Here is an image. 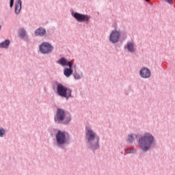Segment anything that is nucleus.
I'll list each match as a JSON object with an SVG mask.
<instances>
[{
    "instance_id": "obj_1",
    "label": "nucleus",
    "mask_w": 175,
    "mask_h": 175,
    "mask_svg": "<svg viewBox=\"0 0 175 175\" xmlns=\"http://www.w3.org/2000/svg\"><path fill=\"white\" fill-rule=\"evenodd\" d=\"M85 130L86 147L95 154L96 151L100 148L99 145L100 137L91 128L85 127Z\"/></svg>"
},
{
    "instance_id": "obj_2",
    "label": "nucleus",
    "mask_w": 175,
    "mask_h": 175,
    "mask_svg": "<svg viewBox=\"0 0 175 175\" xmlns=\"http://www.w3.org/2000/svg\"><path fill=\"white\" fill-rule=\"evenodd\" d=\"M138 146L143 152L154 150L157 148L155 137L150 133H144L138 139Z\"/></svg>"
},
{
    "instance_id": "obj_3",
    "label": "nucleus",
    "mask_w": 175,
    "mask_h": 175,
    "mask_svg": "<svg viewBox=\"0 0 175 175\" xmlns=\"http://www.w3.org/2000/svg\"><path fill=\"white\" fill-rule=\"evenodd\" d=\"M52 88L54 92L61 98H64L67 100L70 98H73L72 89L64 85L58 81H55L52 83Z\"/></svg>"
},
{
    "instance_id": "obj_4",
    "label": "nucleus",
    "mask_w": 175,
    "mask_h": 175,
    "mask_svg": "<svg viewBox=\"0 0 175 175\" xmlns=\"http://www.w3.org/2000/svg\"><path fill=\"white\" fill-rule=\"evenodd\" d=\"M54 121L56 124L60 125H69L72 121V115L67 113L66 111L62 108H57L56 113L54 116Z\"/></svg>"
},
{
    "instance_id": "obj_5",
    "label": "nucleus",
    "mask_w": 175,
    "mask_h": 175,
    "mask_svg": "<svg viewBox=\"0 0 175 175\" xmlns=\"http://www.w3.org/2000/svg\"><path fill=\"white\" fill-rule=\"evenodd\" d=\"M56 146L64 150L65 146L70 144L69 133L66 131L58 130L55 135Z\"/></svg>"
},
{
    "instance_id": "obj_6",
    "label": "nucleus",
    "mask_w": 175,
    "mask_h": 175,
    "mask_svg": "<svg viewBox=\"0 0 175 175\" xmlns=\"http://www.w3.org/2000/svg\"><path fill=\"white\" fill-rule=\"evenodd\" d=\"M71 15L78 23H85V24H90L91 16L88 14H84L80 12L72 11Z\"/></svg>"
},
{
    "instance_id": "obj_7",
    "label": "nucleus",
    "mask_w": 175,
    "mask_h": 175,
    "mask_svg": "<svg viewBox=\"0 0 175 175\" xmlns=\"http://www.w3.org/2000/svg\"><path fill=\"white\" fill-rule=\"evenodd\" d=\"M57 64L61 65V66H68V69H69L71 72H73V69L76 70V64L73 63V61H69L66 59V57H62L60 59L56 61Z\"/></svg>"
},
{
    "instance_id": "obj_8",
    "label": "nucleus",
    "mask_w": 175,
    "mask_h": 175,
    "mask_svg": "<svg viewBox=\"0 0 175 175\" xmlns=\"http://www.w3.org/2000/svg\"><path fill=\"white\" fill-rule=\"evenodd\" d=\"M39 50L41 54H49L54 50V46L49 42H43L39 45Z\"/></svg>"
},
{
    "instance_id": "obj_9",
    "label": "nucleus",
    "mask_w": 175,
    "mask_h": 175,
    "mask_svg": "<svg viewBox=\"0 0 175 175\" xmlns=\"http://www.w3.org/2000/svg\"><path fill=\"white\" fill-rule=\"evenodd\" d=\"M121 39V32L118 31L117 29L113 30L109 36V42L113 44L118 43Z\"/></svg>"
},
{
    "instance_id": "obj_10",
    "label": "nucleus",
    "mask_w": 175,
    "mask_h": 175,
    "mask_svg": "<svg viewBox=\"0 0 175 175\" xmlns=\"http://www.w3.org/2000/svg\"><path fill=\"white\" fill-rule=\"evenodd\" d=\"M139 76L142 79H150L151 77V70L147 67H142L139 70Z\"/></svg>"
},
{
    "instance_id": "obj_11",
    "label": "nucleus",
    "mask_w": 175,
    "mask_h": 175,
    "mask_svg": "<svg viewBox=\"0 0 175 175\" xmlns=\"http://www.w3.org/2000/svg\"><path fill=\"white\" fill-rule=\"evenodd\" d=\"M35 36H40V38H42L43 36H49L50 34L47 33L46 31V29L43 27H40L34 31Z\"/></svg>"
},
{
    "instance_id": "obj_12",
    "label": "nucleus",
    "mask_w": 175,
    "mask_h": 175,
    "mask_svg": "<svg viewBox=\"0 0 175 175\" xmlns=\"http://www.w3.org/2000/svg\"><path fill=\"white\" fill-rule=\"evenodd\" d=\"M18 36L21 38V39H25L26 42H29V37L27 36V31H25V29L20 28L18 29Z\"/></svg>"
},
{
    "instance_id": "obj_13",
    "label": "nucleus",
    "mask_w": 175,
    "mask_h": 175,
    "mask_svg": "<svg viewBox=\"0 0 175 175\" xmlns=\"http://www.w3.org/2000/svg\"><path fill=\"white\" fill-rule=\"evenodd\" d=\"M22 9H23V1L16 0L15 3V8H14L15 14H18L19 13H21Z\"/></svg>"
},
{
    "instance_id": "obj_14",
    "label": "nucleus",
    "mask_w": 175,
    "mask_h": 175,
    "mask_svg": "<svg viewBox=\"0 0 175 175\" xmlns=\"http://www.w3.org/2000/svg\"><path fill=\"white\" fill-rule=\"evenodd\" d=\"M137 139V134H129L127 137V139H126V142L129 144H132V143H133V142H135V139Z\"/></svg>"
},
{
    "instance_id": "obj_15",
    "label": "nucleus",
    "mask_w": 175,
    "mask_h": 175,
    "mask_svg": "<svg viewBox=\"0 0 175 175\" xmlns=\"http://www.w3.org/2000/svg\"><path fill=\"white\" fill-rule=\"evenodd\" d=\"M129 53H135V44L133 42H128L126 45L124 46Z\"/></svg>"
},
{
    "instance_id": "obj_16",
    "label": "nucleus",
    "mask_w": 175,
    "mask_h": 175,
    "mask_svg": "<svg viewBox=\"0 0 175 175\" xmlns=\"http://www.w3.org/2000/svg\"><path fill=\"white\" fill-rule=\"evenodd\" d=\"M9 46H10V40L9 39H5L0 42V49H9Z\"/></svg>"
},
{
    "instance_id": "obj_17",
    "label": "nucleus",
    "mask_w": 175,
    "mask_h": 175,
    "mask_svg": "<svg viewBox=\"0 0 175 175\" xmlns=\"http://www.w3.org/2000/svg\"><path fill=\"white\" fill-rule=\"evenodd\" d=\"M73 76L75 80H80L81 77H83V72L80 71L79 72H77L75 70Z\"/></svg>"
},
{
    "instance_id": "obj_18",
    "label": "nucleus",
    "mask_w": 175,
    "mask_h": 175,
    "mask_svg": "<svg viewBox=\"0 0 175 175\" xmlns=\"http://www.w3.org/2000/svg\"><path fill=\"white\" fill-rule=\"evenodd\" d=\"M64 75L68 78L73 75V72L70 71V70L68 69V67H66L64 69Z\"/></svg>"
},
{
    "instance_id": "obj_19",
    "label": "nucleus",
    "mask_w": 175,
    "mask_h": 175,
    "mask_svg": "<svg viewBox=\"0 0 175 175\" xmlns=\"http://www.w3.org/2000/svg\"><path fill=\"white\" fill-rule=\"evenodd\" d=\"M136 149L127 148L124 150L126 154H135L136 152Z\"/></svg>"
},
{
    "instance_id": "obj_20",
    "label": "nucleus",
    "mask_w": 175,
    "mask_h": 175,
    "mask_svg": "<svg viewBox=\"0 0 175 175\" xmlns=\"http://www.w3.org/2000/svg\"><path fill=\"white\" fill-rule=\"evenodd\" d=\"M6 135V131H5V129L0 128V137H3Z\"/></svg>"
},
{
    "instance_id": "obj_21",
    "label": "nucleus",
    "mask_w": 175,
    "mask_h": 175,
    "mask_svg": "<svg viewBox=\"0 0 175 175\" xmlns=\"http://www.w3.org/2000/svg\"><path fill=\"white\" fill-rule=\"evenodd\" d=\"M14 6V0H10V8L12 9Z\"/></svg>"
},
{
    "instance_id": "obj_22",
    "label": "nucleus",
    "mask_w": 175,
    "mask_h": 175,
    "mask_svg": "<svg viewBox=\"0 0 175 175\" xmlns=\"http://www.w3.org/2000/svg\"><path fill=\"white\" fill-rule=\"evenodd\" d=\"M165 1L170 5H173V0H165Z\"/></svg>"
},
{
    "instance_id": "obj_23",
    "label": "nucleus",
    "mask_w": 175,
    "mask_h": 175,
    "mask_svg": "<svg viewBox=\"0 0 175 175\" xmlns=\"http://www.w3.org/2000/svg\"><path fill=\"white\" fill-rule=\"evenodd\" d=\"M145 2H150V0H144Z\"/></svg>"
},
{
    "instance_id": "obj_24",
    "label": "nucleus",
    "mask_w": 175,
    "mask_h": 175,
    "mask_svg": "<svg viewBox=\"0 0 175 175\" xmlns=\"http://www.w3.org/2000/svg\"><path fill=\"white\" fill-rule=\"evenodd\" d=\"M2 29V25H0V31Z\"/></svg>"
},
{
    "instance_id": "obj_25",
    "label": "nucleus",
    "mask_w": 175,
    "mask_h": 175,
    "mask_svg": "<svg viewBox=\"0 0 175 175\" xmlns=\"http://www.w3.org/2000/svg\"><path fill=\"white\" fill-rule=\"evenodd\" d=\"M118 47H121V45L120 44H118Z\"/></svg>"
}]
</instances>
